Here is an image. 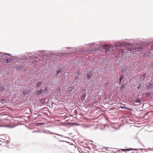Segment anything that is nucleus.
I'll list each match as a JSON object with an SVG mask.
<instances>
[{"mask_svg": "<svg viewBox=\"0 0 153 153\" xmlns=\"http://www.w3.org/2000/svg\"><path fill=\"white\" fill-rule=\"evenodd\" d=\"M153 87V84H151L149 85L147 87V88L148 89V90H149L151 88H152Z\"/></svg>", "mask_w": 153, "mask_h": 153, "instance_id": "nucleus-6", "label": "nucleus"}, {"mask_svg": "<svg viewBox=\"0 0 153 153\" xmlns=\"http://www.w3.org/2000/svg\"><path fill=\"white\" fill-rule=\"evenodd\" d=\"M149 68H152L153 67V63H150L149 65Z\"/></svg>", "mask_w": 153, "mask_h": 153, "instance_id": "nucleus-17", "label": "nucleus"}, {"mask_svg": "<svg viewBox=\"0 0 153 153\" xmlns=\"http://www.w3.org/2000/svg\"><path fill=\"white\" fill-rule=\"evenodd\" d=\"M3 90V89L1 88V86L0 85V91L1 92H2Z\"/></svg>", "mask_w": 153, "mask_h": 153, "instance_id": "nucleus-25", "label": "nucleus"}, {"mask_svg": "<svg viewBox=\"0 0 153 153\" xmlns=\"http://www.w3.org/2000/svg\"><path fill=\"white\" fill-rule=\"evenodd\" d=\"M85 96H86V94H83L81 97V100H84V99H85Z\"/></svg>", "mask_w": 153, "mask_h": 153, "instance_id": "nucleus-13", "label": "nucleus"}, {"mask_svg": "<svg viewBox=\"0 0 153 153\" xmlns=\"http://www.w3.org/2000/svg\"><path fill=\"white\" fill-rule=\"evenodd\" d=\"M151 48L152 49H153V44L151 46Z\"/></svg>", "mask_w": 153, "mask_h": 153, "instance_id": "nucleus-26", "label": "nucleus"}, {"mask_svg": "<svg viewBox=\"0 0 153 153\" xmlns=\"http://www.w3.org/2000/svg\"><path fill=\"white\" fill-rule=\"evenodd\" d=\"M7 87H4V89H7Z\"/></svg>", "mask_w": 153, "mask_h": 153, "instance_id": "nucleus-28", "label": "nucleus"}, {"mask_svg": "<svg viewBox=\"0 0 153 153\" xmlns=\"http://www.w3.org/2000/svg\"><path fill=\"white\" fill-rule=\"evenodd\" d=\"M74 88V86H72L70 87H68L67 88V91L68 92L70 93L71 91L73 90Z\"/></svg>", "mask_w": 153, "mask_h": 153, "instance_id": "nucleus-3", "label": "nucleus"}, {"mask_svg": "<svg viewBox=\"0 0 153 153\" xmlns=\"http://www.w3.org/2000/svg\"><path fill=\"white\" fill-rule=\"evenodd\" d=\"M104 48L108 50H111V47L107 45H106L104 46Z\"/></svg>", "mask_w": 153, "mask_h": 153, "instance_id": "nucleus-5", "label": "nucleus"}, {"mask_svg": "<svg viewBox=\"0 0 153 153\" xmlns=\"http://www.w3.org/2000/svg\"><path fill=\"white\" fill-rule=\"evenodd\" d=\"M79 72H77V76H76L74 78V79H77L79 77Z\"/></svg>", "mask_w": 153, "mask_h": 153, "instance_id": "nucleus-14", "label": "nucleus"}, {"mask_svg": "<svg viewBox=\"0 0 153 153\" xmlns=\"http://www.w3.org/2000/svg\"><path fill=\"white\" fill-rule=\"evenodd\" d=\"M5 61H6V63H8L10 61H11V59H5Z\"/></svg>", "mask_w": 153, "mask_h": 153, "instance_id": "nucleus-15", "label": "nucleus"}, {"mask_svg": "<svg viewBox=\"0 0 153 153\" xmlns=\"http://www.w3.org/2000/svg\"><path fill=\"white\" fill-rule=\"evenodd\" d=\"M0 85H1L0 84Z\"/></svg>", "mask_w": 153, "mask_h": 153, "instance_id": "nucleus-31", "label": "nucleus"}, {"mask_svg": "<svg viewBox=\"0 0 153 153\" xmlns=\"http://www.w3.org/2000/svg\"><path fill=\"white\" fill-rule=\"evenodd\" d=\"M145 75L144 74H143L142 76V77H143V79H144Z\"/></svg>", "mask_w": 153, "mask_h": 153, "instance_id": "nucleus-23", "label": "nucleus"}, {"mask_svg": "<svg viewBox=\"0 0 153 153\" xmlns=\"http://www.w3.org/2000/svg\"><path fill=\"white\" fill-rule=\"evenodd\" d=\"M43 91L42 90H40L39 91H37L36 94L37 95H39V94H42V92Z\"/></svg>", "mask_w": 153, "mask_h": 153, "instance_id": "nucleus-10", "label": "nucleus"}, {"mask_svg": "<svg viewBox=\"0 0 153 153\" xmlns=\"http://www.w3.org/2000/svg\"><path fill=\"white\" fill-rule=\"evenodd\" d=\"M29 90H25L23 92V94L24 95H26L29 93Z\"/></svg>", "mask_w": 153, "mask_h": 153, "instance_id": "nucleus-7", "label": "nucleus"}, {"mask_svg": "<svg viewBox=\"0 0 153 153\" xmlns=\"http://www.w3.org/2000/svg\"><path fill=\"white\" fill-rule=\"evenodd\" d=\"M128 68L126 66H124L123 67L121 70V73H124L125 72L128 70Z\"/></svg>", "mask_w": 153, "mask_h": 153, "instance_id": "nucleus-2", "label": "nucleus"}, {"mask_svg": "<svg viewBox=\"0 0 153 153\" xmlns=\"http://www.w3.org/2000/svg\"><path fill=\"white\" fill-rule=\"evenodd\" d=\"M91 75L92 73L91 72H89L88 74H87V77L88 79H89L91 77Z\"/></svg>", "mask_w": 153, "mask_h": 153, "instance_id": "nucleus-9", "label": "nucleus"}, {"mask_svg": "<svg viewBox=\"0 0 153 153\" xmlns=\"http://www.w3.org/2000/svg\"><path fill=\"white\" fill-rule=\"evenodd\" d=\"M0 101L2 103L4 101V99H1L0 100Z\"/></svg>", "mask_w": 153, "mask_h": 153, "instance_id": "nucleus-24", "label": "nucleus"}, {"mask_svg": "<svg viewBox=\"0 0 153 153\" xmlns=\"http://www.w3.org/2000/svg\"><path fill=\"white\" fill-rule=\"evenodd\" d=\"M48 89L46 87L45 88V89H44V91L45 93L46 92V91H48Z\"/></svg>", "mask_w": 153, "mask_h": 153, "instance_id": "nucleus-22", "label": "nucleus"}, {"mask_svg": "<svg viewBox=\"0 0 153 153\" xmlns=\"http://www.w3.org/2000/svg\"><path fill=\"white\" fill-rule=\"evenodd\" d=\"M143 48L142 47H136L134 48H133V49H132V50L133 52H134V51L136 52V51H139L140 50H141Z\"/></svg>", "mask_w": 153, "mask_h": 153, "instance_id": "nucleus-1", "label": "nucleus"}, {"mask_svg": "<svg viewBox=\"0 0 153 153\" xmlns=\"http://www.w3.org/2000/svg\"><path fill=\"white\" fill-rule=\"evenodd\" d=\"M61 73H62L61 70L60 69H59V70L57 71L56 73V75L58 76L59 74H61Z\"/></svg>", "mask_w": 153, "mask_h": 153, "instance_id": "nucleus-12", "label": "nucleus"}, {"mask_svg": "<svg viewBox=\"0 0 153 153\" xmlns=\"http://www.w3.org/2000/svg\"><path fill=\"white\" fill-rule=\"evenodd\" d=\"M151 94V93H150L149 92V93H147L146 95V97H149L150 96Z\"/></svg>", "mask_w": 153, "mask_h": 153, "instance_id": "nucleus-18", "label": "nucleus"}, {"mask_svg": "<svg viewBox=\"0 0 153 153\" xmlns=\"http://www.w3.org/2000/svg\"><path fill=\"white\" fill-rule=\"evenodd\" d=\"M141 100L139 99H137L135 100V105H139L141 103Z\"/></svg>", "mask_w": 153, "mask_h": 153, "instance_id": "nucleus-4", "label": "nucleus"}, {"mask_svg": "<svg viewBox=\"0 0 153 153\" xmlns=\"http://www.w3.org/2000/svg\"><path fill=\"white\" fill-rule=\"evenodd\" d=\"M18 68H17V70H18Z\"/></svg>", "mask_w": 153, "mask_h": 153, "instance_id": "nucleus-30", "label": "nucleus"}, {"mask_svg": "<svg viewBox=\"0 0 153 153\" xmlns=\"http://www.w3.org/2000/svg\"><path fill=\"white\" fill-rule=\"evenodd\" d=\"M125 87V85H123L121 86L120 87L121 90H122L123 88Z\"/></svg>", "mask_w": 153, "mask_h": 153, "instance_id": "nucleus-20", "label": "nucleus"}, {"mask_svg": "<svg viewBox=\"0 0 153 153\" xmlns=\"http://www.w3.org/2000/svg\"><path fill=\"white\" fill-rule=\"evenodd\" d=\"M4 126L3 125H0V127H3Z\"/></svg>", "mask_w": 153, "mask_h": 153, "instance_id": "nucleus-27", "label": "nucleus"}, {"mask_svg": "<svg viewBox=\"0 0 153 153\" xmlns=\"http://www.w3.org/2000/svg\"><path fill=\"white\" fill-rule=\"evenodd\" d=\"M7 87V86H1V88H2V89H3V90H4V87Z\"/></svg>", "mask_w": 153, "mask_h": 153, "instance_id": "nucleus-21", "label": "nucleus"}, {"mask_svg": "<svg viewBox=\"0 0 153 153\" xmlns=\"http://www.w3.org/2000/svg\"><path fill=\"white\" fill-rule=\"evenodd\" d=\"M129 153H133V152H130Z\"/></svg>", "mask_w": 153, "mask_h": 153, "instance_id": "nucleus-29", "label": "nucleus"}, {"mask_svg": "<svg viewBox=\"0 0 153 153\" xmlns=\"http://www.w3.org/2000/svg\"><path fill=\"white\" fill-rule=\"evenodd\" d=\"M123 78H124V77L123 76H122L120 77V79H120L119 82L120 83L121 82Z\"/></svg>", "mask_w": 153, "mask_h": 153, "instance_id": "nucleus-16", "label": "nucleus"}, {"mask_svg": "<svg viewBox=\"0 0 153 153\" xmlns=\"http://www.w3.org/2000/svg\"><path fill=\"white\" fill-rule=\"evenodd\" d=\"M42 84V83L41 82H39L36 85V87H40Z\"/></svg>", "mask_w": 153, "mask_h": 153, "instance_id": "nucleus-11", "label": "nucleus"}, {"mask_svg": "<svg viewBox=\"0 0 153 153\" xmlns=\"http://www.w3.org/2000/svg\"><path fill=\"white\" fill-rule=\"evenodd\" d=\"M122 151H130L131 150L132 151L133 150L131 149H121Z\"/></svg>", "mask_w": 153, "mask_h": 153, "instance_id": "nucleus-8", "label": "nucleus"}, {"mask_svg": "<svg viewBox=\"0 0 153 153\" xmlns=\"http://www.w3.org/2000/svg\"><path fill=\"white\" fill-rule=\"evenodd\" d=\"M45 99H43L41 100H40V102H41L42 103H43L45 102Z\"/></svg>", "mask_w": 153, "mask_h": 153, "instance_id": "nucleus-19", "label": "nucleus"}]
</instances>
